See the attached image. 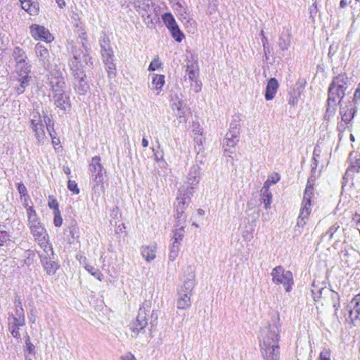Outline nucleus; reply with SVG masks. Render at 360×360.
Here are the masks:
<instances>
[{"label":"nucleus","instance_id":"f257e3e1","mask_svg":"<svg viewBox=\"0 0 360 360\" xmlns=\"http://www.w3.org/2000/svg\"><path fill=\"white\" fill-rule=\"evenodd\" d=\"M280 317L278 312L274 313L267 326L261 330L260 347L264 360H279L280 359Z\"/></svg>","mask_w":360,"mask_h":360},{"label":"nucleus","instance_id":"f03ea898","mask_svg":"<svg viewBox=\"0 0 360 360\" xmlns=\"http://www.w3.org/2000/svg\"><path fill=\"white\" fill-rule=\"evenodd\" d=\"M87 52L88 50L84 44L71 46L70 53L72 57L69 60V66L75 79V89L79 95H85L89 90V85L85 80L86 74L82 64V60L87 63L91 59Z\"/></svg>","mask_w":360,"mask_h":360},{"label":"nucleus","instance_id":"7ed1b4c3","mask_svg":"<svg viewBox=\"0 0 360 360\" xmlns=\"http://www.w3.org/2000/svg\"><path fill=\"white\" fill-rule=\"evenodd\" d=\"M200 169L197 165H193L187 175L186 181L179 189V194L176 198V211L178 212V218L185 219L183 216L184 210L189 205L191 198L193 196L194 189L200 181Z\"/></svg>","mask_w":360,"mask_h":360},{"label":"nucleus","instance_id":"20e7f679","mask_svg":"<svg viewBox=\"0 0 360 360\" xmlns=\"http://www.w3.org/2000/svg\"><path fill=\"white\" fill-rule=\"evenodd\" d=\"M349 78L345 74H340L335 77L329 85L328 89L327 108L325 113V119L329 120L333 117L336 112L337 106L341 105V103L345 96V91L348 88Z\"/></svg>","mask_w":360,"mask_h":360},{"label":"nucleus","instance_id":"39448f33","mask_svg":"<svg viewBox=\"0 0 360 360\" xmlns=\"http://www.w3.org/2000/svg\"><path fill=\"white\" fill-rule=\"evenodd\" d=\"M89 169L91 172L92 179L95 183V185L93 186L94 195L99 197L101 193L103 192V171L104 169L103 165H101V159L100 156L96 155L91 158L89 165Z\"/></svg>","mask_w":360,"mask_h":360},{"label":"nucleus","instance_id":"423d86ee","mask_svg":"<svg viewBox=\"0 0 360 360\" xmlns=\"http://www.w3.org/2000/svg\"><path fill=\"white\" fill-rule=\"evenodd\" d=\"M150 308L151 302L147 300L143 302L140 307L136 321H134L130 326V329L132 332L131 336L133 338H136L139 333L144 332V329L148 325L147 312L150 311Z\"/></svg>","mask_w":360,"mask_h":360},{"label":"nucleus","instance_id":"0eeeda50","mask_svg":"<svg viewBox=\"0 0 360 360\" xmlns=\"http://www.w3.org/2000/svg\"><path fill=\"white\" fill-rule=\"evenodd\" d=\"M41 263L46 274L53 276L59 268L58 264L55 261L54 252L51 245H46L43 251L39 253Z\"/></svg>","mask_w":360,"mask_h":360},{"label":"nucleus","instance_id":"6e6552de","mask_svg":"<svg viewBox=\"0 0 360 360\" xmlns=\"http://www.w3.org/2000/svg\"><path fill=\"white\" fill-rule=\"evenodd\" d=\"M271 275L275 284H282L286 292L291 290L294 283L291 271H285L282 266H278L273 269Z\"/></svg>","mask_w":360,"mask_h":360},{"label":"nucleus","instance_id":"1a4fd4ad","mask_svg":"<svg viewBox=\"0 0 360 360\" xmlns=\"http://www.w3.org/2000/svg\"><path fill=\"white\" fill-rule=\"evenodd\" d=\"M311 293L315 302L319 301L321 298H324L326 296H329L333 304V307L335 309V315H337V311L340 307V297L338 292L326 287L317 288L314 285H313Z\"/></svg>","mask_w":360,"mask_h":360},{"label":"nucleus","instance_id":"9d476101","mask_svg":"<svg viewBox=\"0 0 360 360\" xmlns=\"http://www.w3.org/2000/svg\"><path fill=\"white\" fill-rule=\"evenodd\" d=\"M30 127L34 133L37 143L39 145L44 144L47 140V137L46 136L44 124L39 112L36 111L31 113Z\"/></svg>","mask_w":360,"mask_h":360},{"label":"nucleus","instance_id":"9b49d317","mask_svg":"<svg viewBox=\"0 0 360 360\" xmlns=\"http://www.w3.org/2000/svg\"><path fill=\"white\" fill-rule=\"evenodd\" d=\"M34 51L39 65L46 71L51 72L53 69L54 58L50 55L48 49L41 43H37L34 47Z\"/></svg>","mask_w":360,"mask_h":360},{"label":"nucleus","instance_id":"f8f14e48","mask_svg":"<svg viewBox=\"0 0 360 360\" xmlns=\"http://www.w3.org/2000/svg\"><path fill=\"white\" fill-rule=\"evenodd\" d=\"M136 6L145 21L148 20L146 23H153V20H156L158 15L155 13L154 4L151 0L138 1Z\"/></svg>","mask_w":360,"mask_h":360},{"label":"nucleus","instance_id":"ddd939ff","mask_svg":"<svg viewBox=\"0 0 360 360\" xmlns=\"http://www.w3.org/2000/svg\"><path fill=\"white\" fill-rule=\"evenodd\" d=\"M184 280L182 285H179L177 288V294L183 292L192 295L193 290L195 287V273L191 266H188L184 275Z\"/></svg>","mask_w":360,"mask_h":360},{"label":"nucleus","instance_id":"4468645a","mask_svg":"<svg viewBox=\"0 0 360 360\" xmlns=\"http://www.w3.org/2000/svg\"><path fill=\"white\" fill-rule=\"evenodd\" d=\"M51 77L49 78V84L52 91V94L55 93L66 91V85L61 72L56 70L55 72H49Z\"/></svg>","mask_w":360,"mask_h":360},{"label":"nucleus","instance_id":"2eb2a0df","mask_svg":"<svg viewBox=\"0 0 360 360\" xmlns=\"http://www.w3.org/2000/svg\"><path fill=\"white\" fill-rule=\"evenodd\" d=\"M30 229L36 240L41 243V246L45 248L48 244V234L45 229L37 221H30Z\"/></svg>","mask_w":360,"mask_h":360},{"label":"nucleus","instance_id":"dca6fc26","mask_svg":"<svg viewBox=\"0 0 360 360\" xmlns=\"http://www.w3.org/2000/svg\"><path fill=\"white\" fill-rule=\"evenodd\" d=\"M30 30L32 37L37 40L51 42L53 39L52 34L44 26L33 24L30 27Z\"/></svg>","mask_w":360,"mask_h":360},{"label":"nucleus","instance_id":"f3484780","mask_svg":"<svg viewBox=\"0 0 360 360\" xmlns=\"http://www.w3.org/2000/svg\"><path fill=\"white\" fill-rule=\"evenodd\" d=\"M54 105L60 110L66 112L70 110L71 102L70 96L66 91L52 94Z\"/></svg>","mask_w":360,"mask_h":360},{"label":"nucleus","instance_id":"a211bd4d","mask_svg":"<svg viewBox=\"0 0 360 360\" xmlns=\"http://www.w3.org/2000/svg\"><path fill=\"white\" fill-rule=\"evenodd\" d=\"M16 84L14 89L18 95L23 94L30 85L32 77L30 75L16 76Z\"/></svg>","mask_w":360,"mask_h":360},{"label":"nucleus","instance_id":"6ab92c4d","mask_svg":"<svg viewBox=\"0 0 360 360\" xmlns=\"http://www.w3.org/2000/svg\"><path fill=\"white\" fill-rule=\"evenodd\" d=\"M183 216L185 217V219H181L179 221V218H178V212H176V219H177L176 226L179 228L175 229L174 231H173V236H172L173 243H175L181 244V241L182 240V239L184 236L185 226L183 224L186 220V215L184 214V212L183 213Z\"/></svg>","mask_w":360,"mask_h":360},{"label":"nucleus","instance_id":"aec40b11","mask_svg":"<svg viewBox=\"0 0 360 360\" xmlns=\"http://www.w3.org/2000/svg\"><path fill=\"white\" fill-rule=\"evenodd\" d=\"M240 115H235L233 117V120L230 124L229 132L226 134L227 137L231 136L238 139L240 135V121L241 120Z\"/></svg>","mask_w":360,"mask_h":360},{"label":"nucleus","instance_id":"412c9836","mask_svg":"<svg viewBox=\"0 0 360 360\" xmlns=\"http://www.w3.org/2000/svg\"><path fill=\"white\" fill-rule=\"evenodd\" d=\"M291 42V33L289 29H283L281 33L278 45L281 50L286 51L288 49Z\"/></svg>","mask_w":360,"mask_h":360},{"label":"nucleus","instance_id":"4be33fe9","mask_svg":"<svg viewBox=\"0 0 360 360\" xmlns=\"http://www.w3.org/2000/svg\"><path fill=\"white\" fill-rule=\"evenodd\" d=\"M278 82L276 79L271 78L267 83L265 90V98L267 101L272 100L278 90Z\"/></svg>","mask_w":360,"mask_h":360},{"label":"nucleus","instance_id":"5701e85b","mask_svg":"<svg viewBox=\"0 0 360 360\" xmlns=\"http://www.w3.org/2000/svg\"><path fill=\"white\" fill-rule=\"evenodd\" d=\"M156 245H149L141 247V255L145 259L150 262L153 261L156 257Z\"/></svg>","mask_w":360,"mask_h":360},{"label":"nucleus","instance_id":"b1692460","mask_svg":"<svg viewBox=\"0 0 360 360\" xmlns=\"http://www.w3.org/2000/svg\"><path fill=\"white\" fill-rule=\"evenodd\" d=\"M309 188L307 189L306 193H304L302 207L300 209V214L303 217H308L311 212V198L312 196H309Z\"/></svg>","mask_w":360,"mask_h":360},{"label":"nucleus","instance_id":"393cba45","mask_svg":"<svg viewBox=\"0 0 360 360\" xmlns=\"http://www.w3.org/2000/svg\"><path fill=\"white\" fill-rule=\"evenodd\" d=\"M356 112V108H349V106L340 107V114L342 117V120L346 124L349 123L354 117Z\"/></svg>","mask_w":360,"mask_h":360},{"label":"nucleus","instance_id":"a878e982","mask_svg":"<svg viewBox=\"0 0 360 360\" xmlns=\"http://www.w3.org/2000/svg\"><path fill=\"white\" fill-rule=\"evenodd\" d=\"M191 295L184 294L183 292H179L177 294L176 299V307L179 309H186L191 305Z\"/></svg>","mask_w":360,"mask_h":360},{"label":"nucleus","instance_id":"bb28decb","mask_svg":"<svg viewBox=\"0 0 360 360\" xmlns=\"http://www.w3.org/2000/svg\"><path fill=\"white\" fill-rule=\"evenodd\" d=\"M262 200L264 204L265 209H269L270 207L272 199L271 193L269 191L268 182H265L264 186L262 190Z\"/></svg>","mask_w":360,"mask_h":360},{"label":"nucleus","instance_id":"cd10ccee","mask_svg":"<svg viewBox=\"0 0 360 360\" xmlns=\"http://www.w3.org/2000/svg\"><path fill=\"white\" fill-rule=\"evenodd\" d=\"M12 57L13 58L15 64L24 63L28 61L27 56L25 52L19 46L14 48Z\"/></svg>","mask_w":360,"mask_h":360},{"label":"nucleus","instance_id":"c85d7f7f","mask_svg":"<svg viewBox=\"0 0 360 360\" xmlns=\"http://www.w3.org/2000/svg\"><path fill=\"white\" fill-rule=\"evenodd\" d=\"M31 65L29 61L15 64L16 76L30 75Z\"/></svg>","mask_w":360,"mask_h":360},{"label":"nucleus","instance_id":"c756f323","mask_svg":"<svg viewBox=\"0 0 360 360\" xmlns=\"http://www.w3.org/2000/svg\"><path fill=\"white\" fill-rule=\"evenodd\" d=\"M165 84V77L162 75H155L153 77L152 85L157 91H160ZM159 92H158V94Z\"/></svg>","mask_w":360,"mask_h":360},{"label":"nucleus","instance_id":"7c9ffc66","mask_svg":"<svg viewBox=\"0 0 360 360\" xmlns=\"http://www.w3.org/2000/svg\"><path fill=\"white\" fill-rule=\"evenodd\" d=\"M169 30L172 34V37L174 38L176 41L181 42L182 41L183 38L184 37V34L180 30L177 25L172 27Z\"/></svg>","mask_w":360,"mask_h":360},{"label":"nucleus","instance_id":"2f4dec72","mask_svg":"<svg viewBox=\"0 0 360 360\" xmlns=\"http://www.w3.org/2000/svg\"><path fill=\"white\" fill-rule=\"evenodd\" d=\"M30 7L27 8V13L32 15H37L39 12V4L37 0H28Z\"/></svg>","mask_w":360,"mask_h":360},{"label":"nucleus","instance_id":"473e14b6","mask_svg":"<svg viewBox=\"0 0 360 360\" xmlns=\"http://www.w3.org/2000/svg\"><path fill=\"white\" fill-rule=\"evenodd\" d=\"M8 324L22 327L25 325V320L13 316V313H8Z\"/></svg>","mask_w":360,"mask_h":360},{"label":"nucleus","instance_id":"72a5a7b5","mask_svg":"<svg viewBox=\"0 0 360 360\" xmlns=\"http://www.w3.org/2000/svg\"><path fill=\"white\" fill-rule=\"evenodd\" d=\"M180 250V243L172 242L169 254V259L173 262L178 256Z\"/></svg>","mask_w":360,"mask_h":360},{"label":"nucleus","instance_id":"f704fd0d","mask_svg":"<svg viewBox=\"0 0 360 360\" xmlns=\"http://www.w3.org/2000/svg\"><path fill=\"white\" fill-rule=\"evenodd\" d=\"M162 18L168 29H170L172 27L177 25L174 18L169 13H165Z\"/></svg>","mask_w":360,"mask_h":360},{"label":"nucleus","instance_id":"c9c22d12","mask_svg":"<svg viewBox=\"0 0 360 360\" xmlns=\"http://www.w3.org/2000/svg\"><path fill=\"white\" fill-rule=\"evenodd\" d=\"M101 55L105 63H107L110 61H114L113 57V51L112 48H108L107 49H104L101 51Z\"/></svg>","mask_w":360,"mask_h":360},{"label":"nucleus","instance_id":"e433bc0d","mask_svg":"<svg viewBox=\"0 0 360 360\" xmlns=\"http://www.w3.org/2000/svg\"><path fill=\"white\" fill-rule=\"evenodd\" d=\"M86 270L90 273L92 276H94L95 278H96L99 281H102L103 278V275L102 273L96 267H94L90 265H86L85 266Z\"/></svg>","mask_w":360,"mask_h":360},{"label":"nucleus","instance_id":"4c0bfd02","mask_svg":"<svg viewBox=\"0 0 360 360\" xmlns=\"http://www.w3.org/2000/svg\"><path fill=\"white\" fill-rule=\"evenodd\" d=\"M106 65V70L109 78H114L116 76V65L114 61H110L105 63Z\"/></svg>","mask_w":360,"mask_h":360},{"label":"nucleus","instance_id":"58836bf2","mask_svg":"<svg viewBox=\"0 0 360 360\" xmlns=\"http://www.w3.org/2000/svg\"><path fill=\"white\" fill-rule=\"evenodd\" d=\"M224 141V147H226L225 150H227L228 148L234 147L238 142L239 139L231 136L227 137V135L226 134V137Z\"/></svg>","mask_w":360,"mask_h":360},{"label":"nucleus","instance_id":"ea45409f","mask_svg":"<svg viewBox=\"0 0 360 360\" xmlns=\"http://www.w3.org/2000/svg\"><path fill=\"white\" fill-rule=\"evenodd\" d=\"M186 72H187L188 79L191 82H193V81L196 82L195 79L197 78V76L198 75V70L195 69V68L193 65H188Z\"/></svg>","mask_w":360,"mask_h":360},{"label":"nucleus","instance_id":"a19ab883","mask_svg":"<svg viewBox=\"0 0 360 360\" xmlns=\"http://www.w3.org/2000/svg\"><path fill=\"white\" fill-rule=\"evenodd\" d=\"M21 326H17L15 325L8 324V329L9 332L11 333V335L16 338L20 339V334L19 332V329Z\"/></svg>","mask_w":360,"mask_h":360},{"label":"nucleus","instance_id":"79ce46f5","mask_svg":"<svg viewBox=\"0 0 360 360\" xmlns=\"http://www.w3.org/2000/svg\"><path fill=\"white\" fill-rule=\"evenodd\" d=\"M351 303H354V306L352 309L349 311V316H352L354 313L356 314L355 319H356L360 314V304L356 301L352 300Z\"/></svg>","mask_w":360,"mask_h":360},{"label":"nucleus","instance_id":"37998d69","mask_svg":"<svg viewBox=\"0 0 360 360\" xmlns=\"http://www.w3.org/2000/svg\"><path fill=\"white\" fill-rule=\"evenodd\" d=\"M17 189L20 195L21 198L28 196L27 188L22 182L17 184Z\"/></svg>","mask_w":360,"mask_h":360},{"label":"nucleus","instance_id":"c03bdc74","mask_svg":"<svg viewBox=\"0 0 360 360\" xmlns=\"http://www.w3.org/2000/svg\"><path fill=\"white\" fill-rule=\"evenodd\" d=\"M300 92L298 91V92H294V94H292V93H290V98L288 100V103L291 105H295L297 104V102H298V98L300 97Z\"/></svg>","mask_w":360,"mask_h":360},{"label":"nucleus","instance_id":"a18cd8bd","mask_svg":"<svg viewBox=\"0 0 360 360\" xmlns=\"http://www.w3.org/2000/svg\"><path fill=\"white\" fill-rule=\"evenodd\" d=\"M53 214H54L53 224L56 226L60 227L63 224V219H62L60 211H56V212H53Z\"/></svg>","mask_w":360,"mask_h":360},{"label":"nucleus","instance_id":"49530a36","mask_svg":"<svg viewBox=\"0 0 360 360\" xmlns=\"http://www.w3.org/2000/svg\"><path fill=\"white\" fill-rule=\"evenodd\" d=\"M68 188L75 194H78L79 193V189L78 188L77 184L75 181L69 180L68 182Z\"/></svg>","mask_w":360,"mask_h":360},{"label":"nucleus","instance_id":"de8ad7c7","mask_svg":"<svg viewBox=\"0 0 360 360\" xmlns=\"http://www.w3.org/2000/svg\"><path fill=\"white\" fill-rule=\"evenodd\" d=\"M44 121L46 124L47 131H50V128H51V127L53 128V127L54 125V122L52 119V117L50 115H44Z\"/></svg>","mask_w":360,"mask_h":360},{"label":"nucleus","instance_id":"09e8293b","mask_svg":"<svg viewBox=\"0 0 360 360\" xmlns=\"http://www.w3.org/2000/svg\"><path fill=\"white\" fill-rule=\"evenodd\" d=\"M314 179H313V176H312V174L309 177L308 179V181H307V186H306V188H305V191H304V193L307 192V189L309 188L310 191L309 192V196H312L313 195V191H314V188H313V186H314Z\"/></svg>","mask_w":360,"mask_h":360},{"label":"nucleus","instance_id":"8fccbe9b","mask_svg":"<svg viewBox=\"0 0 360 360\" xmlns=\"http://www.w3.org/2000/svg\"><path fill=\"white\" fill-rule=\"evenodd\" d=\"M31 354L33 356H35V346L32 342H28L25 345V354Z\"/></svg>","mask_w":360,"mask_h":360},{"label":"nucleus","instance_id":"3c124183","mask_svg":"<svg viewBox=\"0 0 360 360\" xmlns=\"http://www.w3.org/2000/svg\"><path fill=\"white\" fill-rule=\"evenodd\" d=\"M340 229V226L338 223L334 224L333 226H331L327 233L329 234L330 239L333 238L335 233Z\"/></svg>","mask_w":360,"mask_h":360},{"label":"nucleus","instance_id":"603ef678","mask_svg":"<svg viewBox=\"0 0 360 360\" xmlns=\"http://www.w3.org/2000/svg\"><path fill=\"white\" fill-rule=\"evenodd\" d=\"M193 136H197V135L202 136V129L200 128L198 122L193 123Z\"/></svg>","mask_w":360,"mask_h":360},{"label":"nucleus","instance_id":"864d4df0","mask_svg":"<svg viewBox=\"0 0 360 360\" xmlns=\"http://www.w3.org/2000/svg\"><path fill=\"white\" fill-rule=\"evenodd\" d=\"M13 316L25 320V311L23 308H15V313Z\"/></svg>","mask_w":360,"mask_h":360},{"label":"nucleus","instance_id":"5fc2aeb1","mask_svg":"<svg viewBox=\"0 0 360 360\" xmlns=\"http://www.w3.org/2000/svg\"><path fill=\"white\" fill-rule=\"evenodd\" d=\"M49 207L53 210V212L59 210L58 202L56 199H50L49 201Z\"/></svg>","mask_w":360,"mask_h":360},{"label":"nucleus","instance_id":"6e6d98bb","mask_svg":"<svg viewBox=\"0 0 360 360\" xmlns=\"http://www.w3.org/2000/svg\"><path fill=\"white\" fill-rule=\"evenodd\" d=\"M8 239V234L6 231L0 229V245H2Z\"/></svg>","mask_w":360,"mask_h":360},{"label":"nucleus","instance_id":"4d7b16f0","mask_svg":"<svg viewBox=\"0 0 360 360\" xmlns=\"http://www.w3.org/2000/svg\"><path fill=\"white\" fill-rule=\"evenodd\" d=\"M101 51H103L104 49H107L108 48H111L110 46V41L108 38L103 37L102 40H101Z\"/></svg>","mask_w":360,"mask_h":360},{"label":"nucleus","instance_id":"13d9d810","mask_svg":"<svg viewBox=\"0 0 360 360\" xmlns=\"http://www.w3.org/2000/svg\"><path fill=\"white\" fill-rule=\"evenodd\" d=\"M161 63L159 62L158 59L153 60L148 68V70L155 71L160 66Z\"/></svg>","mask_w":360,"mask_h":360},{"label":"nucleus","instance_id":"bf43d9fd","mask_svg":"<svg viewBox=\"0 0 360 360\" xmlns=\"http://www.w3.org/2000/svg\"><path fill=\"white\" fill-rule=\"evenodd\" d=\"M174 106L176 107L177 112L176 113V115L179 117L180 118L184 116V109L181 108L182 104L181 102H179L178 103H174Z\"/></svg>","mask_w":360,"mask_h":360},{"label":"nucleus","instance_id":"052dcab7","mask_svg":"<svg viewBox=\"0 0 360 360\" xmlns=\"http://www.w3.org/2000/svg\"><path fill=\"white\" fill-rule=\"evenodd\" d=\"M194 141L195 143L198 146L199 150H200L202 149V143H203V139L202 136H194Z\"/></svg>","mask_w":360,"mask_h":360},{"label":"nucleus","instance_id":"680f3d73","mask_svg":"<svg viewBox=\"0 0 360 360\" xmlns=\"http://www.w3.org/2000/svg\"><path fill=\"white\" fill-rule=\"evenodd\" d=\"M307 217H302V214L300 213V215L297 219V226L299 227H303L306 224V219Z\"/></svg>","mask_w":360,"mask_h":360},{"label":"nucleus","instance_id":"e2e57ef3","mask_svg":"<svg viewBox=\"0 0 360 360\" xmlns=\"http://www.w3.org/2000/svg\"><path fill=\"white\" fill-rule=\"evenodd\" d=\"M14 307H15V308H22V300L18 295H16L15 297Z\"/></svg>","mask_w":360,"mask_h":360},{"label":"nucleus","instance_id":"0e129e2a","mask_svg":"<svg viewBox=\"0 0 360 360\" xmlns=\"http://www.w3.org/2000/svg\"><path fill=\"white\" fill-rule=\"evenodd\" d=\"M70 233L72 235V238H75V233L76 232L77 227L76 226V222L72 221L71 226H70Z\"/></svg>","mask_w":360,"mask_h":360},{"label":"nucleus","instance_id":"69168bd1","mask_svg":"<svg viewBox=\"0 0 360 360\" xmlns=\"http://www.w3.org/2000/svg\"><path fill=\"white\" fill-rule=\"evenodd\" d=\"M317 165H318V160L315 158V150H314V151L313 162H312V164H311V167H312V168H311V174H313L316 171Z\"/></svg>","mask_w":360,"mask_h":360},{"label":"nucleus","instance_id":"338daca9","mask_svg":"<svg viewBox=\"0 0 360 360\" xmlns=\"http://www.w3.org/2000/svg\"><path fill=\"white\" fill-rule=\"evenodd\" d=\"M356 100L360 101V83L359 84L354 95V101H355Z\"/></svg>","mask_w":360,"mask_h":360},{"label":"nucleus","instance_id":"774afa93","mask_svg":"<svg viewBox=\"0 0 360 360\" xmlns=\"http://www.w3.org/2000/svg\"><path fill=\"white\" fill-rule=\"evenodd\" d=\"M123 360H136V359L132 354L127 353L124 356H123Z\"/></svg>","mask_w":360,"mask_h":360}]
</instances>
